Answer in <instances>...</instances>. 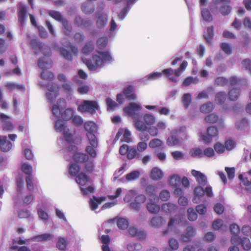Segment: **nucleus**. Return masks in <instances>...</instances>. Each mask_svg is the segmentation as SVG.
I'll use <instances>...</instances> for the list:
<instances>
[{
  "label": "nucleus",
  "mask_w": 251,
  "mask_h": 251,
  "mask_svg": "<svg viewBox=\"0 0 251 251\" xmlns=\"http://www.w3.org/2000/svg\"><path fill=\"white\" fill-rule=\"evenodd\" d=\"M108 39L107 37H102L98 39L97 45L99 50H103L107 46Z\"/></svg>",
  "instance_id": "58"
},
{
  "label": "nucleus",
  "mask_w": 251,
  "mask_h": 251,
  "mask_svg": "<svg viewBox=\"0 0 251 251\" xmlns=\"http://www.w3.org/2000/svg\"><path fill=\"white\" fill-rule=\"evenodd\" d=\"M37 213L40 219L42 220L45 223L48 221L49 219V215L42 208H38L37 209Z\"/></svg>",
  "instance_id": "60"
},
{
  "label": "nucleus",
  "mask_w": 251,
  "mask_h": 251,
  "mask_svg": "<svg viewBox=\"0 0 251 251\" xmlns=\"http://www.w3.org/2000/svg\"><path fill=\"white\" fill-rule=\"evenodd\" d=\"M163 176L164 173L158 167H154L151 171L150 177L153 180H158L161 179Z\"/></svg>",
  "instance_id": "25"
},
{
  "label": "nucleus",
  "mask_w": 251,
  "mask_h": 251,
  "mask_svg": "<svg viewBox=\"0 0 251 251\" xmlns=\"http://www.w3.org/2000/svg\"><path fill=\"white\" fill-rule=\"evenodd\" d=\"M150 201L147 204V209L148 211L152 214L158 213L160 209V206L157 204L158 201H155L153 199L150 198Z\"/></svg>",
  "instance_id": "23"
},
{
  "label": "nucleus",
  "mask_w": 251,
  "mask_h": 251,
  "mask_svg": "<svg viewBox=\"0 0 251 251\" xmlns=\"http://www.w3.org/2000/svg\"><path fill=\"white\" fill-rule=\"evenodd\" d=\"M99 108V105L96 101L84 100L82 103L78 105L77 110L82 113H89L93 115Z\"/></svg>",
  "instance_id": "7"
},
{
  "label": "nucleus",
  "mask_w": 251,
  "mask_h": 251,
  "mask_svg": "<svg viewBox=\"0 0 251 251\" xmlns=\"http://www.w3.org/2000/svg\"><path fill=\"white\" fill-rule=\"evenodd\" d=\"M142 107L141 104L134 102H130L124 108V111L133 120L134 126L136 129L140 131H145L147 129V126L141 120V116L138 113L141 110Z\"/></svg>",
  "instance_id": "3"
},
{
  "label": "nucleus",
  "mask_w": 251,
  "mask_h": 251,
  "mask_svg": "<svg viewBox=\"0 0 251 251\" xmlns=\"http://www.w3.org/2000/svg\"><path fill=\"white\" fill-rule=\"evenodd\" d=\"M84 128L87 131L86 137L89 141L88 145L86 147L85 151L92 158L97 155L96 149L98 146V141L96 134L97 133V125L92 121H88L84 125Z\"/></svg>",
  "instance_id": "1"
},
{
  "label": "nucleus",
  "mask_w": 251,
  "mask_h": 251,
  "mask_svg": "<svg viewBox=\"0 0 251 251\" xmlns=\"http://www.w3.org/2000/svg\"><path fill=\"white\" fill-rule=\"evenodd\" d=\"M30 45L33 50H34L35 53L37 50H41L44 47V44L42 42H38L37 40L33 39L30 41Z\"/></svg>",
  "instance_id": "52"
},
{
  "label": "nucleus",
  "mask_w": 251,
  "mask_h": 251,
  "mask_svg": "<svg viewBox=\"0 0 251 251\" xmlns=\"http://www.w3.org/2000/svg\"><path fill=\"white\" fill-rule=\"evenodd\" d=\"M74 25L76 27L84 29L93 36L98 33L97 29L93 26V22L90 18H83L80 15H76L74 19Z\"/></svg>",
  "instance_id": "4"
},
{
  "label": "nucleus",
  "mask_w": 251,
  "mask_h": 251,
  "mask_svg": "<svg viewBox=\"0 0 251 251\" xmlns=\"http://www.w3.org/2000/svg\"><path fill=\"white\" fill-rule=\"evenodd\" d=\"M5 87L10 91H12L15 89L24 91L25 89V86L23 85L18 84L16 83L10 82H7L5 85Z\"/></svg>",
  "instance_id": "53"
},
{
  "label": "nucleus",
  "mask_w": 251,
  "mask_h": 251,
  "mask_svg": "<svg viewBox=\"0 0 251 251\" xmlns=\"http://www.w3.org/2000/svg\"><path fill=\"white\" fill-rule=\"evenodd\" d=\"M104 200L103 197H97L95 196H93V198L90 199L89 200V205L92 210H96L98 205Z\"/></svg>",
  "instance_id": "31"
},
{
  "label": "nucleus",
  "mask_w": 251,
  "mask_h": 251,
  "mask_svg": "<svg viewBox=\"0 0 251 251\" xmlns=\"http://www.w3.org/2000/svg\"><path fill=\"white\" fill-rule=\"evenodd\" d=\"M123 93L128 100H133L136 99V95L134 92V88L132 85H128L123 90Z\"/></svg>",
  "instance_id": "24"
},
{
  "label": "nucleus",
  "mask_w": 251,
  "mask_h": 251,
  "mask_svg": "<svg viewBox=\"0 0 251 251\" xmlns=\"http://www.w3.org/2000/svg\"><path fill=\"white\" fill-rule=\"evenodd\" d=\"M191 174L196 178L199 185L205 186L207 184V178L204 174L199 171L192 170Z\"/></svg>",
  "instance_id": "18"
},
{
  "label": "nucleus",
  "mask_w": 251,
  "mask_h": 251,
  "mask_svg": "<svg viewBox=\"0 0 251 251\" xmlns=\"http://www.w3.org/2000/svg\"><path fill=\"white\" fill-rule=\"evenodd\" d=\"M84 63L90 71H96L101 68L106 64L112 61V57L108 51H98L96 54L93 55L91 59H83Z\"/></svg>",
  "instance_id": "2"
},
{
  "label": "nucleus",
  "mask_w": 251,
  "mask_h": 251,
  "mask_svg": "<svg viewBox=\"0 0 251 251\" xmlns=\"http://www.w3.org/2000/svg\"><path fill=\"white\" fill-rule=\"evenodd\" d=\"M190 155L193 158H201L203 156V151L199 148H193L189 151Z\"/></svg>",
  "instance_id": "50"
},
{
  "label": "nucleus",
  "mask_w": 251,
  "mask_h": 251,
  "mask_svg": "<svg viewBox=\"0 0 251 251\" xmlns=\"http://www.w3.org/2000/svg\"><path fill=\"white\" fill-rule=\"evenodd\" d=\"M181 101L184 108L187 109L192 101V95L189 93L184 94Z\"/></svg>",
  "instance_id": "40"
},
{
  "label": "nucleus",
  "mask_w": 251,
  "mask_h": 251,
  "mask_svg": "<svg viewBox=\"0 0 251 251\" xmlns=\"http://www.w3.org/2000/svg\"><path fill=\"white\" fill-rule=\"evenodd\" d=\"M45 86L48 89V92H46L47 100L48 102L52 104L58 94V88L50 82H49Z\"/></svg>",
  "instance_id": "12"
},
{
  "label": "nucleus",
  "mask_w": 251,
  "mask_h": 251,
  "mask_svg": "<svg viewBox=\"0 0 251 251\" xmlns=\"http://www.w3.org/2000/svg\"><path fill=\"white\" fill-rule=\"evenodd\" d=\"M22 171L27 175V176H33L32 167L28 163H24L21 167Z\"/></svg>",
  "instance_id": "59"
},
{
  "label": "nucleus",
  "mask_w": 251,
  "mask_h": 251,
  "mask_svg": "<svg viewBox=\"0 0 251 251\" xmlns=\"http://www.w3.org/2000/svg\"><path fill=\"white\" fill-rule=\"evenodd\" d=\"M41 77L45 80H52L54 78V75L52 72L45 70L42 72Z\"/></svg>",
  "instance_id": "62"
},
{
  "label": "nucleus",
  "mask_w": 251,
  "mask_h": 251,
  "mask_svg": "<svg viewBox=\"0 0 251 251\" xmlns=\"http://www.w3.org/2000/svg\"><path fill=\"white\" fill-rule=\"evenodd\" d=\"M195 231L194 228L192 226H188L186 230L185 234L181 235V239L185 242H188L191 241L192 237L194 236Z\"/></svg>",
  "instance_id": "26"
},
{
  "label": "nucleus",
  "mask_w": 251,
  "mask_h": 251,
  "mask_svg": "<svg viewBox=\"0 0 251 251\" xmlns=\"http://www.w3.org/2000/svg\"><path fill=\"white\" fill-rule=\"evenodd\" d=\"M163 145V142L157 138L151 140L149 144L150 148L157 150H163L164 149Z\"/></svg>",
  "instance_id": "29"
},
{
  "label": "nucleus",
  "mask_w": 251,
  "mask_h": 251,
  "mask_svg": "<svg viewBox=\"0 0 251 251\" xmlns=\"http://www.w3.org/2000/svg\"><path fill=\"white\" fill-rule=\"evenodd\" d=\"M182 220L180 218L177 219V218H171L170 219L168 224V229L165 230L163 231V235H165L169 232V230H171L174 225H177L181 222Z\"/></svg>",
  "instance_id": "57"
},
{
  "label": "nucleus",
  "mask_w": 251,
  "mask_h": 251,
  "mask_svg": "<svg viewBox=\"0 0 251 251\" xmlns=\"http://www.w3.org/2000/svg\"><path fill=\"white\" fill-rule=\"evenodd\" d=\"M48 14L51 17L60 23L66 19L63 18L62 15L60 12L57 11L49 10Z\"/></svg>",
  "instance_id": "41"
},
{
  "label": "nucleus",
  "mask_w": 251,
  "mask_h": 251,
  "mask_svg": "<svg viewBox=\"0 0 251 251\" xmlns=\"http://www.w3.org/2000/svg\"><path fill=\"white\" fill-rule=\"evenodd\" d=\"M231 243L233 245H241L246 251H249L251 248V243L249 238L247 237L241 238L239 235L232 236Z\"/></svg>",
  "instance_id": "11"
},
{
  "label": "nucleus",
  "mask_w": 251,
  "mask_h": 251,
  "mask_svg": "<svg viewBox=\"0 0 251 251\" xmlns=\"http://www.w3.org/2000/svg\"><path fill=\"white\" fill-rule=\"evenodd\" d=\"M130 5L131 4H128L127 2V5L124 8H123L118 14V16L120 20H123L126 17V15L130 9Z\"/></svg>",
  "instance_id": "61"
},
{
  "label": "nucleus",
  "mask_w": 251,
  "mask_h": 251,
  "mask_svg": "<svg viewBox=\"0 0 251 251\" xmlns=\"http://www.w3.org/2000/svg\"><path fill=\"white\" fill-rule=\"evenodd\" d=\"M75 111L73 109L67 108L64 112L62 111L61 115V117L62 120L61 121H64L65 123L66 121L72 119L74 115ZM60 120V119H59Z\"/></svg>",
  "instance_id": "36"
},
{
  "label": "nucleus",
  "mask_w": 251,
  "mask_h": 251,
  "mask_svg": "<svg viewBox=\"0 0 251 251\" xmlns=\"http://www.w3.org/2000/svg\"><path fill=\"white\" fill-rule=\"evenodd\" d=\"M88 155L86 153L75 152L73 155V159L76 163L85 162L88 161Z\"/></svg>",
  "instance_id": "33"
},
{
  "label": "nucleus",
  "mask_w": 251,
  "mask_h": 251,
  "mask_svg": "<svg viewBox=\"0 0 251 251\" xmlns=\"http://www.w3.org/2000/svg\"><path fill=\"white\" fill-rule=\"evenodd\" d=\"M115 219L117 220V225L119 229L125 230L128 227L129 223L127 219L122 217H116Z\"/></svg>",
  "instance_id": "34"
},
{
  "label": "nucleus",
  "mask_w": 251,
  "mask_h": 251,
  "mask_svg": "<svg viewBox=\"0 0 251 251\" xmlns=\"http://www.w3.org/2000/svg\"><path fill=\"white\" fill-rule=\"evenodd\" d=\"M24 181L22 176H18L16 178L17 193L18 196L22 194L24 187Z\"/></svg>",
  "instance_id": "55"
},
{
  "label": "nucleus",
  "mask_w": 251,
  "mask_h": 251,
  "mask_svg": "<svg viewBox=\"0 0 251 251\" xmlns=\"http://www.w3.org/2000/svg\"><path fill=\"white\" fill-rule=\"evenodd\" d=\"M95 9L94 3L90 1L83 3L81 6V10L86 15H90L93 13Z\"/></svg>",
  "instance_id": "21"
},
{
  "label": "nucleus",
  "mask_w": 251,
  "mask_h": 251,
  "mask_svg": "<svg viewBox=\"0 0 251 251\" xmlns=\"http://www.w3.org/2000/svg\"><path fill=\"white\" fill-rule=\"evenodd\" d=\"M68 245V242L65 237H59L56 243L57 248L61 251H65Z\"/></svg>",
  "instance_id": "37"
},
{
  "label": "nucleus",
  "mask_w": 251,
  "mask_h": 251,
  "mask_svg": "<svg viewBox=\"0 0 251 251\" xmlns=\"http://www.w3.org/2000/svg\"><path fill=\"white\" fill-rule=\"evenodd\" d=\"M226 94L223 91L219 92L215 95V101L220 105L223 104L226 99Z\"/></svg>",
  "instance_id": "49"
},
{
  "label": "nucleus",
  "mask_w": 251,
  "mask_h": 251,
  "mask_svg": "<svg viewBox=\"0 0 251 251\" xmlns=\"http://www.w3.org/2000/svg\"><path fill=\"white\" fill-rule=\"evenodd\" d=\"M59 50L61 55L67 60L72 61L73 55L71 52L63 47H60Z\"/></svg>",
  "instance_id": "46"
},
{
  "label": "nucleus",
  "mask_w": 251,
  "mask_h": 251,
  "mask_svg": "<svg viewBox=\"0 0 251 251\" xmlns=\"http://www.w3.org/2000/svg\"><path fill=\"white\" fill-rule=\"evenodd\" d=\"M97 19L96 24L97 29H102L106 25L108 22V15L107 14L95 15Z\"/></svg>",
  "instance_id": "19"
},
{
  "label": "nucleus",
  "mask_w": 251,
  "mask_h": 251,
  "mask_svg": "<svg viewBox=\"0 0 251 251\" xmlns=\"http://www.w3.org/2000/svg\"><path fill=\"white\" fill-rule=\"evenodd\" d=\"M10 117L4 113L0 114V120L2 123V129L4 131H11L14 128L13 125L9 120Z\"/></svg>",
  "instance_id": "17"
},
{
  "label": "nucleus",
  "mask_w": 251,
  "mask_h": 251,
  "mask_svg": "<svg viewBox=\"0 0 251 251\" xmlns=\"http://www.w3.org/2000/svg\"><path fill=\"white\" fill-rule=\"evenodd\" d=\"M61 24L63 26V31L64 35L67 37H70L73 31V27L71 24L67 19L64 20Z\"/></svg>",
  "instance_id": "28"
},
{
  "label": "nucleus",
  "mask_w": 251,
  "mask_h": 251,
  "mask_svg": "<svg viewBox=\"0 0 251 251\" xmlns=\"http://www.w3.org/2000/svg\"><path fill=\"white\" fill-rule=\"evenodd\" d=\"M214 105L212 102L209 101L202 104L200 107V111L203 113H209L214 109Z\"/></svg>",
  "instance_id": "38"
},
{
  "label": "nucleus",
  "mask_w": 251,
  "mask_h": 251,
  "mask_svg": "<svg viewBox=\"0 0 251 251\" xmlns=\"http://www.w3.org/2000/svg\"><path fill=\"white\" fill-rule=\"evenodd\" d=\"M27 7L20 3L18 10V19L21 26H23L27 19Z\"/></svg>",
  "instance_id": "14"
},
{
  "label": "nucleus",
  "mask_w": 251,
  "mask_h": 251,
  "mask_svg": "<svg viewBox=\"0 0 251 251\" xmlns=\"http://www.w3.org/2000/svg\"><path fill=\"white\" fill-rule=\"evenodd\" d=\"M216 5H220L219 11L223 16L228 15L231 12L232 7L230 5V0H212Z\"/></svg>",
  "instance_id": "10"
},
{
  "label": "nucleus",
  "mask_w": 251,
  "mask_h": 251,
  "mask_svg": "<svg viewBox=\"0 0 251 251\" xmlns=\"http://www.w3.org/2000/svg\"><path fill=\"white\" fill-rule=\"evenodd\" d=\"M218 134V130L215 126H211L207 128V136L201 134V139L203 140L205 144L210 143L211 139L216 137Z\"/></svg>",
  "instance_id": "15"
},
{
  "label": "nucleus",
  "mask_w": 251,
  "mask_h": 251,
  "mask_svg": "<svg viewBox=\"0 0 251 251\" xmlns=\"http://www.w3.org/2000/svg\"><path fill=\"white\" fill-rule=\"evenodd\" d=\"M12 144L7 140L6 136H0V148L1 151L7 152L12 147Z\"/></svg>",
  "instance_id": "20"
},
{
  "label": "nucleus",
  "mask_w": 251,
  "mask_h": 251,
  "mask_svg": "<svg viewBox=\"0 0 251 251\" xmlns=\"http://www.w3.org/2000/svg\"><path fill=\"white\" fill-rule=\"evenodd\" d=\"M163 73L162 72H153L149 74L145 77L142 78V82H144L145 84L147 83V81L149 80H156L160 77L162 76L163 75Z\"/></svg>",
  "instance_id": "32"
},
{
  "label": "nucleus",
  "mask_w": 251,
  "mask_h": 251,
  "mask_svg": "<svg viewBox=\"0 0 251 251\" xmlns=\"http://www.w3.org/2000/svg\"><path fill=\"white\" fill-rule=\"evenodd\" d=\"M142 246L139 243H131L127 245V249L128 251H140Z\"/></svg>",
  "instance_id": "63"
},
{
  "label": "nucleus",
  "mask_w": 251,
  "mask_h": 251,
  "mask_svg": "<svg viewBox=\"0 0 251 251\" xmlns=\"http://www.w3.org/2000/svg\"><path fill=\"white\" fill-rule=\"evenodd\" d=\"M221 49L227 55H230L232 53V48L230 45L226 42L222 43L220 45Z\"/></svg>",
  "instance_id": "64"
},
{
  "label": "nucleus",
  "mask_w": 251,
  "mask_h": 251,
  "mask_svg": "<svg viewBox=\"0 0 251 251\" xmlns=\"http://www.w3.org/2000/svg\"><path fill=\"white\" fill-rule=\"evenodd\" d=\"M163 218L161 216H155L151 221V225L154 227H160L163 223Z\"/></svg>",
  "instance_id": "56"
},
{
  "label": "nucleus",
  "mask_w": 251,
  "mask_h": 251,
  "mask_svg": "<svg viewBox=\"0 0 251 251\" xmlns=\"http://www.w3.org/2000/svg\"><path fill=\"white\" fill-rule=\"evenodd\" d=\"M54 128L56 132H61L63 131L64 139L68 143L73 142V135L69 132V129L66 130L65 123L60 119H57L54 123Z\"/></svg>",
  "instance_id": "8"
},
{
  "label": "nucleus",
  "mask_w": 251,
  "mask_h": 251,
  "mask_svg": "<svg viewBox=\"0 0 251 251\" xmlns=\"http://www.w3.org/2000/svg\"><path fill=\"white\" fill-rule=\"evenodd\" d=\"M80 167L76 163H72L70 165L69 168V173L71 176H75L80 171Z\"/></svg>",
  "instance_id": "43"
},
{
  "label": "nucleus",
  "mask_w": 251,
  "mask_h": 251,
  "mask_svg": "<svg viewBox=\"0 0 251 251\" xmlns=\"http://www.w3.org/2000/svg\"><path fill=\"white\" fill-rule=\"evenodd\" d=\"M126 157L129 160H132L134 158L139 159L141 157V154L138 152L135 146H130Z\"/></svg>",
  "instance_id": "35"
},
{
  "label": "nucleus",
  "mask_w": 251,
  "mask_h": 251,
  "mask_svg": "<svg viewBox=\"0 0 251 251\" xmlns=\"http://www.w3.org/2000/svg\"><path fill=\"white\" fill-rule=\"evenodd\" d=\"M240 94V90L238 88H233L228 92L229 99L231 101L236 100Z\"/></svg>",
  "instance_id": "44"
},
{
  "label": "nucleus",
  "mask_w": 251,
  "mask_h": 251,
  "mask_svg": "<svg viewBox=\"0 0 251 251\" xmlns=\"http://www.w3.org/2000/svg\"><path fill=\"white\" fill-rule=\"evenodd\" d=\"M54 238V235L49 233H44L38 234L29 238L28 241H32L36 242H42L51 241Z\"/></svg>",
  "instance_id": "16"
},
{
  "label": "nucleus",
  "mask_w": 251,
  "mask_h": 251,
  "mask_svg": "<svg viewBox=\"0 0 251 251\" xmlns=\"http://www.w3.org/2000/svg\"><path fill=\"white\" fill-rule=\"evenodd\" d=\"M187 65V62L184 60L181 63L179 67L175 71L172 68H169L163 70L162 73L166 77L168 78L170 81L176 82L177 79L176 77L179 76L183 73Z\"/></svg>",
  "instance_id": "6"
},
{
  "label": "nucleus",
  "mask_w": 251,
  "mask_h": 251,
  "mask_svg": "<svg viewBox=\"0 0 251 251\" xmlns=\"http://www.w3.org/2000/svg\"><path fill=\"white\" fill-rule=\"evenodd\" d=\"M65 104V100L64 99H58L56 104H53L51 107V110L52 114L56 118H60Z\"/></svg>",
  "instance_id": "13"
},
{
  "label": "nucleus",
  "mask_w": 251,
  "mask_h": 251,
  "mask_svg": "<svg viewBox=\"0 0 251 251\" xmlns=\"http://www.w3.org/2000/svg\"><path fill=\"white\" fill-rule=\"evenodd\" d=\"M249 126L248 120L244 118L238 120L235 123V126L238 130H244Z\"/></svg>",
  "instance_id": "42"
},
{
  "label": "nucleus",
  "mask_w": 251,
  "mask_h": 251,
  "mask_svg": "<svg viewBox=\"0 0 251 251\" xmlns=\"http://www.w3.org/2000/svg\"><path fill=\"white\" fill-rule=\"evenodd\" d=\"M146 192L150 198H152L155 201H158L159 198L156 195V189L154 185H148L146 188Z\"/></svg>",
  "instance_id": "30"
},
{
  "label": "nucleus",
  "mask_w": 251,
  "mask_h": 251,
  "mask_svg": "<svg viewBox=\"0 0 251 251\" xmlns=\"http://www.w3.org/2000/svg\"><path fill=\"white\" fill-rule=\"evenodd\" d=\"M140 175V171L138 170H135L126 174V178L128 181H131L139 178Z\"/></svg>",
  "instance_id": "48"
},
{
  "label": "nucleus",
  "mask_w": 251,
  "mask_h": 251,
  "mask_svg": "<svg viewBox=\"0 0 251 251\" xmlns=\"http://www.w3.org/2000/svg\"><path fill=\"white\" fill-rule=\"evenodd\" d=\"M214 36V28L213 26H208L204 32L203 37L207 44H210Z\"/></svg>",
  "instance_id": "27"
},
{
  "label": "nucleus",
  "mask_w": 251,
  "mask_h": 251,
  "mask_svg": "<svg viewBox=\"0 0 251 251\" xmlns=\"http://www.w3.org/2000/svg\"><path fill=\"white\" fill-rule=\"evenodd\" d=\"M75 181L84 196L94 193L95 188L91 184L90 178L85 173L81 172L78 174L76 177Z\"/></svg>",
  "instance_id": "5"
},
{
  "label": "nucleus",
  "mask_w": 251,
  "mask_h": 251,
  "mask_svg": "<svg viewBox=\"0 0 251 251\" xmlns=\"http://www.w3.org/2000/svg\"><path fill=\"white\" fill-rule=\"evenodd\" d=\"M38 66L43 71L52 67V61L50 59L46 57L39 58L38 61Z\"/></svg>",
  "instance_id": "22"
},
{
  "label": "nucleus",
  "mask_w": 251,
  "mask_h": 251,
  "mask_svg": "<svg viewBox=\"0 0 251 251\" xmlns=\"http://www.w3.org/2000/svg\"><path fill=\"white\" fill-rule=\"evenodd\" d=\"M169 183L174 188L181 186V177L177 175H174L169 179Z\"/></svg>",
  "instance_id": "54"
},
{
  "label": "nucleus",
  "mask_w": 251,
  "mask_h": 251,
  "mask_svg": "<svg viewBox=\"0 0 251 251\" xmlns=\"http://www.w3.org/2000/svg\"><path fill=\"white\" fill-rule=\"evenodd\" d=\"M144 121L145 123H143L146 126L147 125L151 126L155 123V117L151 114L147 113L144 116Z\"/></svg>",
  "instance_id": "51"
},
{
  "label": "nucleus",
  "mask_w": 251,
  "mask_h": 251,
  "mask_svg": "<svg viewBox=\"0 0 251 251\" xmlns=\"http://www.w3.org/2000/svg\"><path fill=\"white\" fill-rule=\"evenodd\" d=\"M201 15L203 19L207 22H210L213 20V17L211 13L207 8H201Z\"/></svg>",
  "instance_id": "45"
},
{
  "label": "nucleus",
  "mask_w": 251,
  "mask_h": 251,
  "mask_svg": "<svg viewBox=\"0 0 251 251\" xmlns=\"http://www.w3.org/2000/svg\"><path fill=\"white\" fill-rule=\"evenodd\" d=\"M185 128L181 127L178 129L175 130V133L176 135H172L168 137L167 139V144L169 146H175L179 144L180 140H182L184 138L182 136H185Z\"/></svg>",
  "instance_id": "9"
},
{
  "label": "nucleus",
  "mask_w": 251,
  "mask_h": 251,
  "mask_svg": "<svg viewBox=\"0 0 251 251\" xmlns=\"http://www.w3.org/2000/svg\"><path fill=\"white\" fill-rule=\"evenodd\" d=\"M94 49V44L92 41H88L84 46L82 49V53L84 54H89Z\"/></svg>",
  "instance_id": "47"
},
{
  "label": "nucleus",
  "mask_w": 251,
  "mask_h": 251,
  "mask_svg": "<svg viewBox=\"0 0 251 251\" xmlns=\"http://www.w3.org/2000/svg\"><path fill=\"white\" fill-rule=\"evenodd\" d=\"M161 209L165 212L173 213L176 210L177 206L176 204L169 202L162 204Z\"/></svg>",
  "instance_id": "39"
}]
</instances>
